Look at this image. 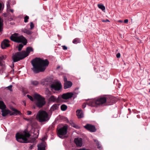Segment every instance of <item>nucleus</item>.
Masks as SVG:
<instances>
[{"label": "nucleus", "instance_id": "nucleus-56", "mask_svg": "<svg viewBox=\"0 0 150 150\" xmlns=\"http://www.w3.org/2000/svg\"><path fill=\"white\" fill-rule=\"evenodd\" d=\"M35 132H34V134H35Z\"/></svg>", "mask_w": 150, "mask_h": 150}, {"label": "nucleus", "instance_id": "nucleus-2", "mask_svg": "<svg viewBox=\"0 0 150 150\" xmlns=\"http://www.w3.org/2000/svg\"><path fill=\"white\" fill-rule=\"evenodd\" d=\"M39 131L37 132L38 134L35 135L34 138H30L28 139L27 138L29 137L30 136V133L28 132H25L24 134H21L17 133L16 135V140L18 142L21 143H34L38 137L39 135Z\"/></svg>", "mask_w": 150, "mask_h": 150}, {"label": "nucleus", "instance_id": "nucleus-30", "mask_svg": "<svg viewBox=\"0 0 150 150\" xmlns=\"http://www.w3.org/2000/svg\"><path fill=\"white\" fill-rule=\"evenodd\" d=\"M62 96H59L57 98H56V102L59 103L62 100Z\"/></svg>", "mask_w": 150, "mask_h": 150}, {"label": "nucleus", "instance_id": "nucleus-27", "mask_svg": "<svg viewBox=\"0 0 150 150\" xmlns=\"http://www.w3.org/2000/svg\"><path fill=\"white\" fill-rule=\"evenodd\" d=\"M98 7L101 9L102 11H104L105 9V6L102 4H98Z\"/></svg>", "mask_w": 150, "mask_h": 150}, {"label": "nucleus", "instance_id": "nucleus-1", "mask_svg": "<svg viewBox=\"0 0 150 150\" xmlns=\"http://www.w3.org/2000/svg\"><path fill=\"white\" fill-rule=\"evenodd\" d=\"M33 67L32 70L35 74L44 72L49 64V62L47 59H44L36 57L31 62Z\"/></svg>", "mask_w": 150, "mask_h": 150}, {"label": "nucleus", "instance_id": "nucleus-54", "mask_svg": "<svg viewBox=\"0 0 150 150\" xmlns=\"http://www.w3.org/2000/svg\"><path fill=\"white\" fill-rule=\"evenodd\" d=\"M149 92L150 93V89H149Z\"/></svg>", "mask_w": 150, "mask_h": 150}, {"label": "nucleus", "instance_id": "nucleus-22", "mask_svg": "<svg viewBox=\"0 0 150 150\" xmlns=\"http://www.w3.org/2000/svg\"><path fill=\"white\" fill-rule=\"evenodd\" d=\"M6 106L4 102L2 101H0V109L2 110L4 108H6Z\"/></svg>", "mask_w": 150, "mask_h": 150}, {"label": "nucleus", "instance_id": "nucleus-45", "mask_svg": "<svg viewBox=\"0 0 150 150\" xmlns=\"http://www.w3.org/2000/svg\"><path fill=\"white\" fill-rule=\"evenodd\" d=\"M9 114H10V116H12V115L15 116V114L14 113V112H12L11 111V112L10 113H9Z\"/></svg>", "mask_w": 150, "mask_h": 150}, {"label": "nucleus", "instance_id": "nucleus-23", "mask_svg": "<svg viewBox=\"0 0 150 150\" xmlns=\"http://www.w3.org/2000/svg\"><path fill=\"white\" fill-rule=\"evenodd\" d=\"M59 105L57 104L53 105L51 108V110L52 111H54L55 110L58 109Z\"/></svg>", "mask_w": 150, "mask_h": 150}, {"label": "nucleus", "instance_id": "nucleus-53", "mask_svg": "<svg viewBox=\"0 0 150 150\" xmlns=\"http://www.w3.org/2000/svg\"><path fill=\"white\" fill-rule=\"evenodd\" d=\"M60 68V67H57V69H59V68Z\"/></svg>", "mask_w": 150, "mask_h": 150}, {"label": "nucleus", "instance_id": "nucleus-39", "mask_svg": "<svg viewBox=\"0 0 150 150\" xmlns=\"http://www.w3.org/2000/svg\"><path fill=\"white\" fill-rule=\"evenodd\" d=\"M101 21L102 22H110V21L108 19H106V20L102 19L101 20Z\"/></svg>", "mask_w": 150, "mask_h": 150}, {"label": "nucleus", "instance_id": "nucleus-46", "mask_svg": "<svg viewBox=\"0 0 150 150\" xmlns=\"http://www.w3.org/2000/svg\"><path fill=\"white\" fill-rule=\"evenodd\" d=\"M34 144L31 145L29 147V149H33V147H34Z\"/></svg>", "mask_w": 150, "mask_h": 150}, {"label": "nucleus", "instance_id": "nucleus-33", "mask_svg": "<svg viewBox=\"0 0 150 150\" xmlns=\"http://www.w3.org/2000/svg\"><path fill=\"white\" fill-rule=\"evenodd\" d=\"M30 30H32V29H33V28H34V24L33 23V22H30Z\"/></svg>", "mask_w": 150, "mask_h": 150}, {"label": "nucleus", "instance_id": "nucleus-6", "mask_svg": "<svg viewBox=\"0 0 150 150\" xmlns=\"http://www.w3.org/2000/svg\"><path fill=\"white\" fill-rule=\"evenodd\" d=\"M34 97V98L37 101L36 105L38 107L41 108L45 105V99L40 95L37 93L35 94Z\"/></svg>", "mask_w": 150, "mask_h": 150}, {"label": "nucleus", "instance_id": "nucleus-13", "mask_svg": "<svg viewBox=\"0 0 150 150\" xmlns=\"http://www.w3.org/2000/svg\"><path fill=\"white\" fill-rule=\"evenodd\" d=\"M26 51H21L22 52H23L25 57L28 56L30 52H33V50L31 47H28L26 48Z\"/></svg>", "mask_w": 150, "mask_h": 150}, {"label": "nucleus", "instance_id": "nucleus-49", "mask_svg": "<svg viewBox=\"0 0 150 150\" xmlns=\"http://www.w3.org/2000/svg\"><path fill=\"white\" fill-rule=\"evenodd\" d=\"M118 22H119L121 23L123 22V21L121 20H119L118 21Z\"/></svg>", "mask_w": 150, "mask_h": 150}, {"label": "nucleus", "instance_id": "nucleus-57", "mask_svg": "<svg viewBox=\"0 0 150 150\" xmlns=\"http://www.w3.org/2000/svg\"><path fill=\"white\" fill-rule=\"evenodd\" d=\"M149 80H150V79H149Z\"/></svg>", "mask_w": 150, "mask_h": 150}, {"label": "nucleus", "instance_id": "nucleus-20", "mask_svg": "<svg viewBox=\"0 0 150 150\" xmlns=\"http://www.w3.org/2000/svg\"><path fill=\"white\" fill-rule=\"evenodd\" d=\"M11 109L12 110L14 111L13 112L15 116L17 115H20L21 114V113L20 111L13 108H11Z\"/></svg>", "mask_w": 150, "mask_h": 150}, {"label": "nucleus", "instance_id": "nucleus-48", "mask_svg": "<svg viewBox=\"0 0 150 150\" xmlns=\"http://www.w3.org/2000/svg\"><path fill=\"white\" fill-rule=\"evenodd\" d=\"M9 11L12 13L13 12V9H9Z\"/></svg>", "mask_w": 150, "mask_h": 150}, {"label": "nucleus", "instance_id": "nucleus-5", "mask_svg": "<svg viewBox=\"0 0 150 150\" xmlns=\"http://www.w3.org/2000/svg\"><path fill=\"white\" fill-rule=\"evenodd\" d=\"M36 118L40 122H46L49 119L47 113L45 111L42 110L39 111L37 114Z\"/></svg>", "mask_w": 150, "mask_h": 150}, {"label": "nucleus", "instance_id": "nucleus-3", "mask_svg": "<svg viewBox=\"0 0 150 150\" xmlns=\"http://www.w3.org/2000/svg\"><path fill=\"white\" fill-rule=\"evenodd\" d=\"M106 102L109 103V105H112L115 102V100L112 97L107 99L106 98L104 97L95 98L94 100H91L88 103V104L90 106H97L98 105H102Z\"/></svg>", "mask_w": 150, "mask_h": 150}, {"label": "nucleus", "instance_id": "nucleus-51", "mask_svg": "<svg viewBox=\"0 0 150 150\" xmlns=\"http://www.w3.org/2000/svg\"><path fill=\"white\" fill-rule=\"evenodd\" d=\"M4 59V56H2V57H1V59Z\"/></svg>", "mask_w": 150, "mask_h": 150}, {"label": "nucleus", "instance_id": "nucleus-32", "mask_svg": "<svg viewBox=\"0 0 150 150\" xmlns=\"http://www.w3.org/2000/svg\"><path fill=\"white\" fill-rule=\"evenodd\" d=\"M29 19V17L27 16H25L24 18V21L26 23L28 22V19Z\"/></svg>", "mask_w": 150, "mask_h": 150}, {"label": "nucleus", "instance_id": "nucleus-55", "mask_svg": "<svg viewBox=\"0 0 150 150\" xmlns=\"http://www.w3.org/2000/svg\"><path fill=\"white\" fill-rule=\"evenodd\" d=\"M148 84H149V85H150V83H148Z\"/></svg>", "mask_w": 150, "mask_h": 150}, {"label": "nucleus", "instance_id": "nucleus-40", "mask_svg": "<svg viewBox=\"0 0 150 150\" xmlns=\"http://www.w3.org/2000/svg\"><path fill=\"white\" fill-rule=\"evenodd\" d=\"M62 48L64 50H66L67 49V47L65 45L62 46Z\"/></svg>", "mask_w": 150, "mask_h": 150}, {"label": "nucleus", "instance_id": "nucleus-52", "mask_svg": "<svg viewBox=\"0 0 150 150\" xmlns=\"http://www.w3.org/2000/svg\"><path fill=\"white\" fill-rule=\"evenodd\" d=\"M2 63L0 61V66H1L2 65Z\"/></svg>", "mask_w": 150, "mask_h": 150}, {"label": "nucleus", "instance_id": "nucleus-14", "mask_svg": "<svg viewBox=\"0 0 150 150\" xmlns=\"http://www.w3.org/2000/svg\"><path fill=\"white\" fill-rule=\"evenodd\" d=\"M74 142L78 146L81 147L82 145V140L81 138H76L74 139Z\"/></svg>", "mask_w": 150, "mask_h": 150}, {"label": "nucleus", "instance_id": "nucleus-25", "mask_svg": "<svg viewBox=\"0 0 150 150\" xmlns=\"http://www.w3.org/2000/svg\"><path fill=\"white\" fill-rule=\"evenodd\" d=\"M70 125L72 127L76 129H79L80 128V127L79 126L73 122L70 123Z\"/></svg>", "mask_w": 150, "mask_h": 150}, {"label": "nucleus", "instance_id": "nucleus-21", "mask_svg": "<svg viewBox=\"0 0 150 150\" xmlns=\"http://www.w3.org/2000/svg\"><path fill=\"white\" fill-rule=\"evenodd\" d=\"M49 100L50 102H56V97L54 96H51L49 98Z\"/></svg>", "mask_w": 150, "mask_h": 150}, {"label": "nucleus", "instance_id": "nucleus-18", "mask_svg": "<svg viewBox=\"0 0 150 150\" xmlns=\"http://www.w3.org/2000/svg\"><path fill=\"white\" fill-rule=\"evenodd\" d=\"M21 31L22 32L25 33L28 35H30L33 33V32L26 28L22 29L21 30Z\"/></svg>", "mask_w": 150, "mask_h": 150}, {"label": "nucleus", "instance_id": "nucleus-8", "mask_svg": "<svg viewBox=\"0 0 150 150\" xmlns=\"http://www.w3.org/2000/svg\"><path fill=\"white\" fill-rule=\"evenodd\" d=\"M25 57L22 52H17L13 55L12 57L14 62H15L25 58Z\"/></svg>", "mask_w": 150, "mask_h": 150}, {"label": "nucleus", "instance_id": "nucleus-16", "mask_svg": "<svg viewBox=\"0 0 150 150\" xmlns=\"http://www.w3.org/2000/svg\"><path fill=\"white\" fill-rule=\"evenodd\" d=\"M76 115L79 119L83 118L84 117L83 114L82 110H78L76 111Z\"/></svg>", "mask_w": 150, "mask_h": 150}, {"label": "nucleus", "instance_id": "nucleus-24", "mask_svg": "<svg viewBox=\"0 0 150 150\" xmlns=\"http://www.w3.org/2000/svg\"><path fill=\"white\" fill-rule=\"evenodd\" d=\"M81 42L80 39L79 38H76L73 40L72 42L74 44L80 43Z\"/></svg>", "mask_w": 150, "mask_h": 150}, {"label": "nucleus", "instance_id": "nucleus-9", "mask_svg": "<svg viewBox=\"0 0 150 150\" xmlns=\"http://www.w3.org/2000/svg\"><path fill=\"white\" fill-rule=\"evenodd\" d=\"M62 85L59 82H55L51 85L50 87L52 90H54L55 91H59L62 88Z\"/></svg>", "mask_w": 150, "mask_h": 150}, {"label": "nucleus", "instance_id": "nucleus-47", "mask_svg": "<svg viewBox=\"0 0 150 150\" xmlns=\"http://www.w3.org/2000/svg\"><path fill=\"white\" fill-rule=\"evenodd\" d=\"M2 8V4L0 2V11L1 10Z\"/></svg>", "mask_w": 150, "mask_h": 150}, {"label": "nucleus", "instance_id": "nucleus-4", "mask_svg": "<svg viewBox=\"0 0 150 150\" xmlns=\"http://www.w3.org/2000/svg\"><path fill=\"white\" fill-rule=\"evenodd\" d=\"M11 40L17 43H22L24 45L27 43V40L22 35L19 36L18 33H15L11 35L10 37Z\"/></svg>", "mask_w": 150, "mask_h": 150}, {"label": "nucleus", "instance_id": "nucleus-10", "mask_svg": "<svg viewBox=\"0 0 150 150\" xmlns=\"http://www.w3.org/2000/svg\"><path fill=\"white\" fill-rule=\"evenodd\" d=\"M84 127L91 132H95L96 131L95 126L91 124H87L84 126Z\"/></svg>", "mask_w": 150, "mask_h": 150}, {"label": "nucleus", "instance_id": "nucleus-36", "mask_svg": "<svg viewBox=\"0 0 150 150\" xmlns=\"http://www.w3.org/2000/svg\"><path fill=\"white\" fill-rule=\"evenodd\" d=\"M24 119L26 120L29 121L30 122H32V121L33 119L32 118H24Z\"/></svg>", "mask_w": 150, "mask_h": 150}, {"label": "nucleus", "instance_id": "nucleus-11", "mask_svg": "<svg viewBox=\"0 0 150 150\" xmlns=\"http://www.w3.org/2000/svg\"><path fill=\"white\" fill-rule=\"evenodd\" d=\"M9 40L7 39H5L1 42V46L2 49H5L6 47H8L10 45L9 43Z\"/></svg>", "mask_w": 150, "mask_h": 150}, {"label": "nucleus", "instance_id": "nucleus-31", "mask_svg": "<svg viewBox=\"0 0 150 150\" xmlns=\"http://www.w3.org/2000/svg\"><path fill=\"white\" fill-rule=\"evenodd\" d=\"M94 99H92V100H90L89 101H88L86 103H83V104L82 105V108H83H83H85L86 107V104H87V105H89H89H88V102H90V101L91 100H94ZM89 106H90L89 105ZM92 106V107H93V106Z\"/></svg>", "mask_w": 150, "mask_h": 150}, {"label": "nucleus", "instance_id": "nucleus-43", "mask_svg": "<svg viewBox=\"0 0 150 150\" xmlns=\"http://www.w3.org/2000/svg\"><path fill=\"white\" fill-rule=\"evenodd\" d=\"M120 54L119 53H118L116 55V57L117 58H119L120 57Z\"/></svg>", "mask_w": 150, "mask_h": 150}, {"label": "nucleus", "instance_id": "nucleus-28", "mask_svg": "<svg viewBox=\"0 0 150 150\" xmlns=\"http://www.w3.org/2000/svg\"><path fill=\"white\" fill-rule=\"evenodd\" d=\"M94 141L96 142V144L98 149H100L101 148V145L100 144L98 140L96 139H94Z\"/></svg>", "mask_w": 150, "mask_h": 150}, {"label": "nucleus", "instance_id": "nucleus-7", "mask_svg": "<svg viewBox=\"0 0 150 150\" xmlns=\"http://www.w3.org/2000/svg\"><path fill=\"white\" fill-rule=\"evenodd\" d=\"M68 126H64L62 127H58L57 128V134L58 136L62 137V136L66 135L67 134Z\"/></svg>", "mask_w": 150, "mask_h": 150}, {"label": "nucleus", "instance_id": "nucleus-41", "mask_svg": "<svg viewBox=\"0 0 150 150\" xmlns=\"http://www.w3.org/2000/svg\"><path fill=\"white\" fill-rule=\"evenodd\" d=\"M27 114L28 115H30L31 114L32 112L30 111H27Z\"/></svg>", "mask_w": 150, "mask_h": 150}, {"label": "nucleus", "instance_id": "nucleus-34", "mask_svg": "<svg viewBox=\"0 0 150 150\" xmlns=\"http://www.w3.org/2000/svg\"><path fill=\"white\" fill-rule=\"evenodd\" d=\"M23 47V45L22 44H19L18 46V50L19 51H20Z\"/></svg>", "mask_w": 150, "mask_h": 150}, {"label": "nucleus", "instance_id": "nucleus-17", "mask_svg": "<svg viewBox=\"0 0 150 150\" xmlns=\"http://www.w3.org/2000/svg\"><path fill=\"white\" fill-rule=\"evenodd\" d=\"M72 83L70 81L64 82V88L65 89H66L70 88L72 86Z\"/></svg>", "mask_w": 150, "mask_h": 150}, {"label": "nucleus", "instance_id": "nucleus-19", "mask_svg": "<svg viewBox=\"0 0 150 150\" xmlns=\"http://www.w3.org/2000/svg\"><path fill=\"white\" fill-rule=\"evenodd\" d=\"M38 150H45V146L42 143L38 145Z\"/></svg>", "mask_w": 150, "mask_h": 150}, {"label": "nucleus", "instance_id": "nucleus-12", "mask_svg": "<svg viewBox=\"0 0 150 150\" xmlns=\"http://www.w3.org/2000/svg\"><path fill=\"white\" fill-rule=\"evenodd\" d=\"M73 95V93L72 92H68L63 93L62 95V99L67 100L72 98Z\"/></svg>", "mask_w": 150, "mask_h": 150}, {"label": "nucleus", "instance_id": "nucleus-37", "mask_svg": "<svg viewBox=\"0 0 150 150\" xmlns=\"http://www.w3.org/2000/svg\"><path fill=\"white\" fill-rule=\"evenodd\" d=\"M6 6H7V9L10 8V2H9V1H7L6 3Z\"/></svg>", "mask_w": 150, "mask_h": 150}, {"label": "nucleus", "instance_id": "nucleus-38", "mask_svg": "<svg viewBox=\"0 0 150 150\" xmlns=\"http://www.w3.org/2000/svg\"><path fill=\"white\" fill-rule=\"evenodd\" d=\"M12 87V85H10L9 86L7 87V88L10 91H13Z\"/></svg>", "mask_w": 150, "mask_h": 150}, {"label": "nucleus", "instance_id": "nucleus-26", "mask_svg": "<svg viewBox=\"0 0 150 150\" xmlns=\"http://www.w3.org/2000/svg\"><path fill=\"white\" fill-rule=\"evenodd\" d=\"M67 106L64 104L62 105H61L60 107L61 110L63 111H65L67 109Z\"/></svg>", "mask_w": 150, "mask_h": 150}, {"label": "nucleus", "instance_id": "nucleus-35", "mask_svg": "<svg viewBox=\"0 0 150 150\" xmlns=\"http://www.w3.org/2000/svg\"><path fill=\"white\" fill-rule=\"evenodd\" d=\"M27 96L28 98L31 101H34V99L33 97L29 95H27Z\"/></svg>", "mask_w": 150, "mask_h": 150}, {"label": "nucleus", "instance_id": "nucleus-15", "mask_svg": "<svg viewBox=\"0 0 150 150\" xmlns=\"http://www.w3.org/2000/svg\"><path fill=\"white\" fill-rule=\"evenodd\" d=\"M1 112L2 116L3 117H5L10 113L11 112V111L9 110L4 108L1 110Z\"/></svg>", "mask_w": 150, "mask_h": 150}, {"label": "nucleus", "instance_id": "nucleus-42", "mask_svg": "<svg viewBox=\"0 0 150 150\" xmlns=\"http://www.w3.org/2000/svg\"><path fill=\"white\" fill-rule=\"evenodd\" d=\"M64 82L68 81H67V79L66 76H64Z\"/></svg>", "mask_w": 150, "mask_h": 150}, {"label": "nucleus", "instance_id": "nucleus-50", "mask_svg": "<svg viewBox=\"0 0 150 150\" xmlns=\"http://www.w3.org/2000/svg\"><path fill=\"white\" fill-rule=\"evenodd\" d=\"M23 103H24V105H25H25H26V102L25 101H23Z\"/></svg>", "mask_w": 150, "mask_h": 150}, {"label": "nucleus", "instance_id": "nucleus-44", "mask_svg": "<svg viewBox=\"0 0 150 150\" xmlns=\"http://www.w3.org/2000/svg\"><path fill=\"white\" fill-rule=\"evenodd\" d=\"M128 20L127 19H125L124 21V22L125 23H128Z\"/></svg>", "mask_w": 150, "mask_h": 150}, {"label": "nucleus", "instance_id": "nucleus-29", "mask_svg": "<svg viewBox=\"0 0 150 150\" xmlns=\"http://www.w3.org/2000/svg\"><path fill=\"white\" fill-rule=\"evenodd\" d=\"M31 83L32 85L35 86L38 85L39 84L38 82L36 81H32Z\"/></svg>", "mask_w": 150, "mask_h": 150}]
</instances>
